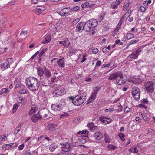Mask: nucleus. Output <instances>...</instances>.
Wrapping results in <instances>:
<instances>
[{
  "label": "nucleus",
  "instance_id": "obj_1",
  "mask_svg": "<svg viewBox=\"0 0 155 155\" xmlns=\"http://www.w3.org/2000/svg\"><path fill=\"white\" fill-rule=\"evenodd\" d=\"M27 87L31 91L35 92L37 91L40 85V81L33 77L27 78L26 80Z\"/></svg>",
  "mask_w": 155,
  "mask_h": 155
},
{
  "label": "nucleus",
  "instance_id": "obj_2",
  "mask_svg": "<svg viewBox=\"0 0 155 155\" xmlns=\"http://www.w3.org/2000/svg\"><path fill=\"white\" fill-rule=\"evenodd\" d=\"M98 22L96 19H91L84 24V30L86 31H90L93 30L97 25Z\"/></svg>",
  "mask_w": 155,
  "mask_h": 155
},
{
  "label": "nucleus",
  "instance_id": "obj_3",
  "mask_svg": "<svg viewBox=\"0 0 155 155\" xmlns=\"http://www.w3.org/2000/svg\"><path fill=\"white\" fill-rule=\"evenodd\" d=\"M79 92L81 94V95L76 96L73 101V103L77 106L81 105L86 100V93L85 92L81 93L80 90H79Z\"/></svg>",
  "mask_w": 155,
  "mask_h": 155
},
{
  "label": "nucleus",
  "instance_id": "obj_4",
  "mask_svg": "<svg viewBox=\"0 0 155 155\" xmlns=\"http://www.w3.org/2000/svg\"><path fill=\"white\" fill-rule=\"evenodd\" d=\"M53 87L55 89L52 93L54 97H58L64 95L66 91L64 88L58 86L57 85H54Z\"/></svg>",
  "mask_w": 155,
  "mask_h": 155
},
{
  "label": "nucleus",
  "instance_id": "obj_5",
  "mask_svg": "<svg viewBox=\"0 0 155 155\" xmlns=\"http://www.w3.org/2000/svg\"><path fill=\"white\" fill-rule=\"evenodd\" d=\"M127 80V78L123 76L122 73L120 72L117 78L116 81L118 85H122L126 83Z\"/></svg>",
  "mask_w": 155,
  "mask_h": 155
},
{
  "label": "nucleus",
  "instance_id": "obj_6",
  "mask_svg": "<svg viewBox=\"0 0 155 155\" xmlns=\"http://www.w3.org/2000/svg\"><path fill=\"white\" fill-rule=\"evenodd\" d=\"M154 83L152 81H148L145 83V87L146 91L150 93H153L154 91Z\"/></svg>",
  "mask_w": 155,
  "mask_h": 155
},
{
  "label": "nucleus",
  "instance_id": "obj_7",
  "mask_svg": "<svg viewBox=\"0 0 155 155\" xmlns=\"http://www.w3.org/2000/svg\"><path fill=\"white\" fill-rule=\"evenodd\" d=\"M13 62V60L12 58H9L7 59L5 62L1 64V68L2 70H5L7 69L10 67V65Z\"/></svg>",
  "mask_w": 155,
  "mask_h": 155
},
{
  "label": "nucleus",
  "instance_id": "obj_8",
  "mask_svg": "<svg viewBox=\"0 0 155 155\" xmlns=\"http://www.w3.org/2000/svg\"><path fill=\"white\" fill-rule=\"evenodd\" d=\"M132 92V94L134 99L138 100L140 98V90L139 88L137 87H134L133 89Z\"/></svg>",
  "mask_w": 155,
  "mask_h": 155
},
{
  "label": "nucleus",
  "instance_id": "obj_9",
  "mask_svg": "<svg viewBox=\"0 0 155 155\" xmlns=\"http://www.w3.org/2000/svg\"><path fill=\"white\" fill-rule=\"evenodd\" d=\"M142 50L140 48H138L134 50L128 57L127 59H132L133 60L136 59L139 55V53H140Z\"/></svg>",
  "mask_w": 155,
  "mask_h": 155
},
{
  "label": "nucleus",
  "instance_id": "obj_10",
  "mask_svg": "<svg viewBox=\"0 0 155 155\" xmlns=\"http://www.w3.org/2000/svg\"><path fill=\"white\" fill-rule=\"evenodd\" d=\"M100 89L98 87H96L94 89V92L92 94L91 96L88 100V103H91L93 100H94L96 98V94Z\"/></svg>",
  "mask_w": 155,
  "mask_h": 155
},
{
  "label": "nucleus",
  "instance_id": "obj_11",
  "mask_svg": "<svg viewBox=\"0 0 155 155\" xmlns=\"http://www.w3.org/2000/svg\"><path fill=\"white\" fill-rule=\"evenodd\" d=\"M61 145L62 146L61 150L63 152H66L70 150L71 146L70 143H65L64 144H61Z\"/></svg>",
  "mask_w": 155,
  "mask_h": 155
},
{
  "label": "nucleus",
  "instance_id": "obj_12",
  "mask_svg": "<svg viewBox=\"0 0 155 155\" xmlns=\"http://www.w3.org/2000/svg\"><path fill=\"white\" fill-rule=\"evenodd\" d=\"M51 108L52 110L55 111H58L61 110L62 108V105L60 104L55 103L52 104Z\"/></svg>",
  "mask_w": 155,
  "mask_h": 155
},
{
  "label": "nucleus",
  "instance_id": "obj_13",
  "mask_svg": "<svg viewBox=\"0 0 155 155\" xmlns=\"http://www.w3.org/2000/svg\"><path fill=\"white\" fill-rule=\"evenodd\" d=\"M100 119L101 121L105 124H108L112 121V120L110 118H107L104 116H101Z\"/></svg>",
  "mask_w": 155,
  "mask_h": 155
},
{
  "label": "nucleus",
  "instance_id": "obj_14",
  "mask_svg": "<svg viewBox=\"0 0 155 155\" xmlns=\"http://www.w3.org/2000/svg\"><path fill=\"white\" fill-rule=\"evenodd\" d=\"M42 117L41 115H40L39 112H38L37 114L33 115L31 117V120L33 122L35 123L41 119Z\"/></svg>",
  "mask_w": 155,
  "mask_h": 155
},
{
  "label": "nucleus",
  "instance_id": "obj_15",
  "mask_svg": "<svg viewBox=\"0 0 155 155\" xmlns=\"http://www.w3.org/2000/svg\"><path fill=\"white\" fill-rule=\"evenodd\" d=\"M122 1L123 0H115L113 1L111 4L110 8L116 9Z\"/></svg>",
  "mask_w": 155,
  "mask_h": 155
},
{
  "label": "nucleus",
  "instance_id": "obj_16",
  "mask_svg": "<svg viewBox=\"0 0 155 155\" xmlns=\"http://www.w3.org/2000/svg\"><path fill=\"white\" fill-rule=\"evenodd\" d=\"M84 22H81L79 23L77 25L76 28V31L78 32H81L84 30Z\"/></svg>",
  "mask_w": 155,
  "mask_h": 155
},
{
  "label": "nucleus",
  "instance_id": "obj_17",
  "mask_svg": "<svg viewBox=\"0 0 155 155\" xmlns=\"http://www.w3.org/2000/svg\"><path fill=\"white\" fill-rule=\"evenodd\" d=\"M13 145V147H16L18 145V144L15 143H11L10 144H5L2 146V149L3 150H6L10 148Z\"/></svg>",
  "mask_w": 155,
  "mask_h": 155
},
{
  "label": "nucleus",
  "instance_id": "obj_18",
  "mask_svg": "<svg viewBox=\"0 0 155 155\" xmlns=\"http://www.w3.org/2000/svg\"><path fill=\"white\" fill-rule=\"evenodd\" d=\"M58 42L59 44L63 45L65 48H68L70 44V42L67 38H66L64 41H59Z\"/></svg>",
  "mask_w": 155,
  "mask_h": 155
},
{
  "label": "nucleus",
  "instance_id": "obj_19",
  "mask_svg": "<svg viewBox=\"0 0 155 155\" xmlns=\"http://www.w3.org/2000/svg\"><path fill=\"white\" fill-rule=\"evenodd\" d=\"M120 72H117L115 73H112L109 77L108 79L109 80H112L113 79H116L118 76Z\"/></svg>",
  "mask_w": 155,
  "mask_h": 155
},
{
  "label": "nucleus",
  "instance_id": "obj_20",
  "mask_svg": "<svg viewBox=\"0 0 155 155\" xmlns=\"http://www.w3.org/2000/svg\"><path fill=\"white\" fill-rule=\"evenodd\" d=\"M58 65L61 68H63L65 66L64 59L63 58L61 59H59L57 61Z\"/></svg>",
  "mask_w": 155,
  "mask_h": 155
},
{
  "label": "nucleus",
  "instance_id": "obj_21",
  "mask_svg": "<svg viewBox=\"0 0 155 155\" xmlns=\"http://www.w3.org/2000/svg\"><path fill=\"white\" fill-rule=\"evenodd\" d=\"M38 75L41 77L44 74V70L40 66L38 67L37 69Z\"/></svg>",
  "mask_w": 155,
  "mask_h": 155
},
{
  "label": "nucleus",
  "instance_id": "obj_22",
  "mask_svg": "<svg viewBox=\"0 0 155 155\" xmlns=\"http://www.w3.org/2000/svg\"><path fill=\"white\" fill-rule=\"evenodd\" d=\"M51 40V38L50 35H48L44 39L42 43L43 44L48 43L50 42Z\"/></svg>",
  "mask_w": 155,
  "mask_h": 155
},
{
  "label": "nucleus",
  "instance_id": "obj_23",
  "mask_svg": "<svg viewBox=\"0 0 155 155\" xmlns=\"http://www.w3.org/2000/svg\"><path fill=\"white\" fill-rule=\"evenodd\" d=\"M95 139L98 140H101L103 137V135L100 132H96L94 135Z\"/></svg>",
  "mask_w": 155,
  "mask_h": 155
},
{
  "label": "nucleus",
  "instance_id": "obj_24",
  "mask_svg": "<svg viewBox=\"0 0 155 155\" xmlns=\"http://www.w3.org/2000/svg\"><path fill=\"white\" fill-rule=\"evenodd\" d=\"M68 8H65L61 10L59 12L60 15L61 16H65V14L68 12Z\"/></svg>",
  "mask_w": 155,
  "mask_h": 155
},
{
  "label": "nucleus",
  "instance_id": "obj_25",
  "mask_svg": "<svg viewBox=\"0 0 155 155\" xmlns=\"http://www.w3.org/2000/svg\"><path fill=\"white\" fill-rule=\"evenodd\" d=\"M56 127V124L54 123H50L48 125V128L51 131L54 130Z\"/></svg>",
  "mask_w": 155,
  "mask_h": 155
},
{
  "label": "nucleus",
  "instance_id": "obj_26",
  "mask_svg": "<svg viewBox=\"0 0 155 155\" xmlns=\"http://www.w3.org/2000/svg\"><path fill=\"white\" fill-rule=\"evenodd\" d=\"M38 110V108L35 106L32 107L29 112V114L31 115L33 113L37 111Z\"/></svg>",
  "mask_w": 155,
  "mask_h": 155
},
{
  "label": "nucleus",
  "instance_id": "obj_27",
  "mask_svg": "<svg viewBox=\"0 0 155 155\" xmlns=\"http://www.w3.org/2000/svg\"><path fill=\"white\" fill-rule=\"evenodd\" d=\"M14 84H15V88H18L20 87L21 82L18 78H16L14 81Z\"/></svg>",
  "mask_w": 155,
  "mask_h": 155
},
{
  "label": "nucleus",
  "instance_id": "obj_28",
  "mask_svg": "<svg viewBox=\"0 0 155 155\" xmlns=\"http://www.w3.org/2000/svg\"><path fill=\"white\" fill-rule=\"evenodd\" d=\"M139 41V39L138 38H135V39H134L132 40H131L130 42L128 43L127 47L129 46L132 44H135L137 42Z\"/></svg>",
  "mask_w": 155,
  "mask_h": 155
},
{
  "label": "nucleus",
  "instance_id": "obj_29",
  "mask_svg": "<svg viewBox=\"0 0 155 155\" xmlns=\"http://www.w3.org/2000/svg\"><path fill=\"white\" fill-rule=\"evenodd\" d=\"M105 139L104 140L105 142L106 143H107L110 142V138L109 136L106 134H104Z\"/></svg>",
  "mask_w": 155,
  "mask_h": 155
},
{
  "label": "nucleus",
  "instance_id": "obj_30",
  "mask_svg": "<svg viewBox=\"0 0 155 155\" xmlns=\"http://www.w3.org/2000/svg\"><path fill=\"white\" fill-rule=\"evenodd\" d=\"M134 35L130 33H128L126 35V38L127 40H130L133 38Z\"/></svg>",
  "mask_w": 155,
  "mask_h": 155
},
{
  "label": "nucleus",
  "instance_id": "obj_31",
  "mask_svg": "<svg viewBox=\"0 0 155 155\" xmlns=\"http://www.w3.org/2000/svg\"><path fill=\"white\" fill-rule=\"evenodd\" d=\"M19 103L23 105H25L27 102L26 99H23L22 97H19Z\"/></svg>",
  "mask_w": 155,
  "mask_h": 155
},
{
  "label": "nucleus",
  "instance_id": "obj_32",
  "mask_svg": "<svg viewBox=\"0 0 155 155\" xmlns=\"http://www.w3.org/2000/svg\"><path fill=\"white\" fill-rule=\"evenodd\" d=\"M8 89L6 88H3L0 90V95H2L5 93H6L8 92Z\"/></svg>",
  "mask_w": 155,
  "mask_h": 155
},
{
  "label": "nucleus",
  "instance_id": "obj_33",
  "mask_svg": "<svg viewBox=\"0 0 155 155\" xmlns=\"http://www.w3.org/2000/svg\"><path fill=\"white\" fill-rule=\"evenodd\" d=\"M129 5L130 4L129 2H127L126 3H125L123 5V10L124 11H126L127 10L128 8L129 7Z\"/></svg>",
  "mask_w": 155,
  "mask_h": 155
},
{
  "label": "nucleus",
  "instance_id": "obj_34",
  "mask_svg": "<svg viewBox=\"0 0 155 155\" xmlns=\"http://www.w3.org/2000/svg\"><path fill=\"white\" fill-rule=\"evenodd\" d=\"M118 136H119V137L121 139L122 141H123L124 140L125 135L124 134L121 133H119L118 134Z\"/></svg>",
  "mask_w": 155,
  "mask_h": 155
},
{
  "label": "nucleus",
  "instance_id": "obj_35",
  "mask_svg": "<svg viewBox=\"0 0 155 155\" xmlns=\"http://www.w3.org/2000/svg\"><path fill=\"white\" fill-rule=\"evenodd\" d=\"M18 107V104L17 103L13 105V112L14 113L15 112Z\"/></svg>",
  "mask_w": 155,
  "mask_h": 155
},
{
  "label": "nucleus",
  "instance_id": "obj_36",
  "mask_svg": "<svg viewBox=\"0 0 155 155\" xmlns=\"http://www.w3.org/2000/svg\"><path fill=\"white\" fill-rule=\"evenodd\" d=\"M89 5V3L88 2H86L83 3L82 5V8H87Z\"/></svg>",
  "mask_w": 155,
  "mask_h": 155
},
{
  "label": "nucleus",
  "instance_id": "obj_37",
  "mask_svg": "<svg viewBox=\"0 0 155 155\" xmlns=\"http://www.w3.org/2000/svg\"><path fill=\"white\" fill-rule=\"evenodd\" d=\"M21 128V126L20 125L17 127L14 131L15 133L17 134L20 131Z\"/></svg>",
  "mask_w": 155,
  "mask_h": 155
},
{
  "label": "nucleus",
  "instance_id": "obj_38",
  "mask_svg": "<svg viewBox=\"0 0 155 155\" xmlns=\"http://www.w3.org/2000/svg\"><path fill=\"white\" fill-rule=\"evenodd\" d=\"M146 8H147L146 7L141 6L139 8V11L140 12H143L146 10Z\"/></svg>",
  "mask_w": 155,
  "mask_h": 155
},
{
  "label": "nucleus",
  "instance_id": "obj_39",
  "mask_svg": "<svg viewBox=\"0 0 155 155\" xmlns=\"http://www.w3.org/2000/svg\"><path fill=\"white\" fill-rule=\"evenodd\" d=\"M130 152H131L134 153H136L138 152V150L135 147H132L130 149Z\"/></svg>",
  "mask_w": 155,
  "mask_h": 155
},
{
  "label": "nucleus",
  "instance_id": "obj_40",
  "mask_svg": "<svg viewBox=\"0 0 155 155\" xmlns=\"http://www.w3.org/2000/svg\"><path fill=\"white\" fill-rule=\"evenodd\" d=\"M6 138V136L5 135L0 136V143L5 141Z\"/></svg>",
  "mask_w": 155,
  "mask_h": 155
},
{
  "label": "nucleus",
  "instance_id": "obj_41",
  "mask_svg": "<svg viewBox=\"0 0 155 155\" xmlns=\"http://www.w3.org/2000/svg\"><path fill=\"white\" fill-rule=\"evenodd\" d=\"M56 147L53 144H51L49 147V149L51 152H53L55 149Z\"/></svg>",
  "mask_w": 155,
  "mask_h": 155
},
{
  "label": "nucleus",
  "instance_id": "obj_42",
  "mask_svg": "<svg viewBox=\"0 0 155 155\" xmlns=\"http://www.w3.org/2000/svg\"><path fill=\"white\" fill-rule=\"evenodd\" d=\"M97 126H94L90 129H89V130L91 132H94L97 130Z\"/></svg>",
  "mask_w": 155,
  "mask_h": 155
},
{
  "label": "nucleus",
  "instance_id": "obj_43",
  "mask_svg": "<svg viewBox=\"0 0 155 155\" xmlns=\"http://www.w3.org/2000/svg\"><path fill=\"white\" fill-rule=\"evenodd\" d=\"M107 148L110 149H116L117 147L116 146L110 144L107 146Z\"/></svg>",
  "mask_w": 155,
  "mask_h": 155
},
{
  "label": "nucleus",
  "instance_id": "obj_44",
  "mask_svg": "<svg viewBox=\"0 0 155 155\" xmlns=\"http://www.w3.org/2000/svg\"><path fill=\"white\" fill-rule=\"evenodd\" d=\"M123 22L119 21L118 23L117 24V28H116V29L117 30V31L120 29V26H121Z\"/></svg>",
  "mask_w": 155,
  "mask_h": 155
},
{
  "label": "nucleus",
  "instance_id": "obj_45",
  "mask_svg": "<svg viewBox=\"0 0 155 155\" xmlns=\"http://www.w3.org/2000/svg\"><path fill=\"white\" fill-rule=\"evenodd\" d=\"M115 110V109H114V108H109V109H106L105 110V111L106 112H112L114 111Z\"/></svg>",
  "mask_w": 155,
  "mask_h": 155
},
{
  "label": "nucleus",
  "instance_id": "obj_46",
  "mask_svg": "<svg viewBox=\"0 0 155 155\" xmlns=\"http://www.w3.org/2000/svg\"><path fill=\"white\" fill-rule=\"evenodd\" d=\"M35 12L37 15H39L42 12L40 10V9H39L38 8L36 9Z\"/></svg>",
  "mask_w": 155,
  "mask_h": 155
},
{
  "label": "nucleus",
  "instance_id": "obj_47",
  "mask_svg": "<svg viewBox=\"0 0 155 155\" xmlns=\"http://www.w3.org/2000/svg\"><path fill=\"white\" fill-rule=\"evenodd\" d=\"M19 92L21 94H26L27 92L26 90L23 89L20 90Z\"/></svg>",
  "mask_w": 155,
  "mask_h": 155
},
{
  "label": "nucleus",
  "instance_id": "obj_48",
  "mask_svg": "<svg viewBox=\"0 0 155 155\" xmlns=\"http://www.w3.org/2000/svg\"><path fill=\"white\" fill-rule=\"evenodd\" d=\"M80 7L78 6H76L71 8L70 10L71 11H76L79 9Z\"/></svg>",
  "mask_w": 155,
  "mask_h": 155
},
{
  "label": "nucleus",
  "instance_id": "obj_49",
  "mask_svg": "<svg viewBox=\"0 0 155 155\" xmlns=\"http://www.w3.org/2000/svg\"><path fill=\"white\" fill-rule=\"evenodd\" d=\"M141 115L142 116L143 118L145 121L147 120V117L146 114L142 113Z\"/></svg>",
  "mask_w": 155,
  "mask_h": 155
},
{
  "label": "nucleus",
  "instance_id": "obj_50",
  "mask_svg": "<svg viewBox=\"0 0 155 155\" xmlns=\"http://www.w3.org/2000/svg\"><path fill=\"white\" fill-rule=\"evenodd\" d=\"M114 65V64L113 63H112V62H110V63L106 64V66H107L108 67H109L110 68L113 67Z\"/></svg>",
  "mask_w": 155,
  "mask_h": 155
},
{
  "label": "nucleus",
  "instance_id": "obj_51",
  "mask_svg": "<svg viewBox=\"0 0 155 155\" xmlns=\"http://www.w3.org/2000/svg\"><path fill=\"white\" fill-rule=\"evenodd\" d=\"M80 18H77L73 21V24L74 25H76L77 24V23H78L80 20Z\"/></svg>",
  "mask_w": 155,
  "mask_h": 155
},
{
  "label": "nucleus",
  "instance_id": "obj_52",
  "mask_svg": "<svg viewBox=\"0 0 155 155\" xmlns=\"http://www.w3.org/2000/svg\"><path fill=\"white\" fill-rule=\"evenodd\" d=\"M94 126V124L92 122L89 123L87 125V126H88L89 129H90V128H91Z\"/></svg>",
  "mask_w": 155,
  "mask_h": 155
},
{
  "label": "nucleus",
  "instance_id": "obj_53",
  "mask_svg": "<svg viewBox=\"0 0 155 155\" xmlns=\"http://www.w3.org/2000/svg\"><path fill=\"white\" fill-rule=\"evenodd\" d=\"M141 101L143 103V104H144L147 103L148 101L147 99H143L141 100Z\"/></svg>",
  "mask_w": 155,
  "mask_h": 155
},
{
  "label": "nucleus",
  "instance_id": "obj_54",
  "mask_svg": "<svg viewBox=\"0 0 155 155\" xmlns=\"http://www.w3.org/2000/svg\"><path fill=\"white\" fill-rule=\"evenodd\" d=\"M101 64V61L100 60H98L97 61L96 64L95 66L97 67H99Z\"/></svg>",
  "mask_w": 155,
  "mask_h": 155
},
{
  "label": "nucleus",
  "instance_id": "obj_55",
  "mask_svg": "<svg viewBox=\"0 0 155 155\" xmlns=\"http://www.w3.org/2000/svg\"><path fill=\"white\" fill-rule=\"evenodd\" d=\"M45 74L47 78H49L51 76V73L49 71H47L45 72Z\"/></svg>",
  "mask_w": 155,
  "mask_h": 155
},
{
  "label": "nucleus",
  "instance_id": "obj_56",
  "mask_svg": "<svg viewBox=\"0 0 155 155\" xmlns=\"http://www.w3.org/2000/svg\"><path fill=\"white\" fill-rule=\"evenodd\" d=\"M24 143L22 144L21 145H20L18 147V149L20 150H22L24 147Z\"/></svg>",
  "mask_w": 155,
  "mask_h": 155
},
{
  "label": "nucleus",
  "instance_id": "obj_57",
  "mask_svg": "<svg viewBox=\"0 0 155 155\" xmlns=\"http://www.w3.org/2000/svg\"><path fill=\"white\" fill-rule=\"evenodd\" d=\"M99 50L97 48H94L93 49L92 51V52L93 54H96L98 52Z\"/></svg>",
  "mask_w": 155,
  "mask_h": 155
},
{
  "label": "nucleus",
  "instance_id": "obj_58",
  "mask_svg": "<svg viewBox=\"0 0 155 155\" xmlns=\"http://www.w3.org/2000/svg\"><path fill=\"white\" fill-rule=\"evenodd\" d=\"M99 19L100 21H101L104 18V16L102 15H100L99 17Z\"/></svg>",
  "mask_w": 155,
  "mask_h": 155
},
{
  "label": "nucleus",
  "instance_id": "obj_59",
  "mask_svg": "<svg viewBox=\"0 0 155 155\" xmlns=\"http://www.w3.org/2000/svg\"><path fill=\"white\" fill-rule=\"evenodd\" d=\"M27 31H23L22 32L20 33V35H25L27 34Z\"/></svg>",
  "mask_w": 155,
  "mask_h": 155
},
{
  "label": "nucleus",
  "instance_id": "obj_60",
  "mask_svg": "<svg viewBox=\"0 0 155 155\" xmlns=\"http://www.w3.org/2000/svg\"><path fill=\"white\" fill-rule=\"evenodd\" d=\"M45 52V50H43L41 51L40 54H39L40 57L43 56V54Z\"/></svg>",
  "mask_w": 155,
  "mask_h": 155
},
{
  "label": "nucleus",
  "instance_id": "obj_61",
  "mask_svg": "<svg viewBox=\"0 0 155 155\" xmlns=\"http://www.w3.org/2000/svg\"><path fill=\"white\" fill-rule=\"evenodd\" d=\"M86 56L85 55H84L83 56V58L82 60L81 61V63L84 62L85 60H86V58H85Z\"/></svg>",
  "mask_w": 155,
  "mask_h": 155
},
{
  "label": "nucleus",
  "instance_id": "obj_62",
  "mask_svg": "<svg viewBox=\"0 0 155 155\" xmlns=\"http://www.w3.org/2000/svg\"><path fill=\"white\" fill-rule=\"evenodd\" d=\"M130 111V108L128 107H126L124 110L125 112L128 113Z\"/></svg>",
  "mask_w": 155,
  "mask_h": 155
},
{
  "label": "nucleus",
  "instance_id": "obj_63",
  "mask_svg": "<svg viewBox=\"0 0 155 155\" xmlns=\"http://www.w3.org/2000/svg\"><path fill=\"white\" fill-rule=\"evenodd\" d=\"M68 115V113H65L63 114H62L61 115H60V117L61 118H63L65 116H67Z\"/></svg>",
  "mask_w": 155,
  "mask_h": 155
},
{
  "label": "nucleus",
  "instance_id": "obj_64",
  "mask_svg": "<svg viewBox=\"0 0 155 155\" xmlns=\"http://www.w3.org/2000/svg\"><path fill=\"white\" fill-rule=\"evenodd\" d=\"M124 18H125V15H123L121 17V18H120V19L119 21L123 22L124 20Z\"/></svg>",
  "mask_w": 155,
  "mask_h": 155
}]
</instances>
